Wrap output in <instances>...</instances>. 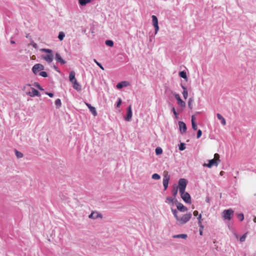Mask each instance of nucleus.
Masks as SVG:
<instances>
[{"label":"nucleus","mask_w":256,"mask_h":256,"mask_svg":"<svg viewBox=\"0 0 256 256\" xmlns=\"http://www.w3.org/2000/svg\"><path fill=\"white\" fill-rule=\"evenodd\" d=\"M40 51L48 53L47 54L42 56V58L44 60L48 63H50L52 62L54 60V54L52 50L48 48H42L40 49Z\"/></svg>","instance_id":"1"},{"label":"nucleus","mask_w":256,"mask_h":256,"mask_svg":"<svg viewBox=\"0 0 256 256\" xmlns=\"http://www.w3.org/2000/svg\"><path fill=\"white\" fill-rule=\"evenodd\" d=\"M192 216L190 212L184 214L182 217H179L177 221L180 224H184L190 220Z\"/></svg>","instance_id":"2"},{"label":"nucleus","mask_w":256,"mask_h":256,"mask_svg":"<svg viewBox=\"0 0 256 256\" xmlns=\"http://www.w3.org/2000/svg\"><path fill=\"white\" fill-rule=\"evenodd\" d=\"M187 182V180L184 178H181L179 180L178 188L179 189L180 192H182L185 191Z\"/></svg>","instance_id":"3"},{"label":"nucleus","mask_w":256,"mask_h":256,"mask_svg":"<svg viewBox=\"0 0 256 256\" xmlns=\"http://www.w3.org/2000/svg\"><path fill=\"white\" fill-rule=\"evenodd\" d=\"M217 157L219 158V155L218 154H214V158H216ZM220 162V160H219V158H218V160L217 159L213 158V159H212V160H210L208 161V164H204V166H206L208 168H210L213 166H217L218 164V162Z\"/></svg>","instance_id":"4"},{"label":"nucleus","mask_w":256,"mask_h":256,"mask_svg":"<svg viewBox=\"0 0 256 256\" xmlns=\"http://www.w3.org/2000/svg\"><path fill=\"white\" fill-rule=\"evenodd\" d=\"M234 210L232 209L224 210L222 213V217L224 220H230L234 214Z\"/></svg>","instance_id":"5"},{"label":"nucleus","mask_w":256,"mask_h":256,"mask_svg":"<svg viewBox=\"0 0 256 256\" xmlns=\"http://www.w3.org/2000/svg\"><path fill=\"white\" fill-rule=\"evenodd\" d=\"M180 196L183 200L188 204L191 203V197L190 194L185 191L182 192H180Z\"/></svg>","instance_id":"6"},{"label":"nucleus","mask_w":256,"mask_h":256,"mask_svg":"<svg viewBox=\"0 0 256 256\" xmlns=\"http://www.w3.org/2000/svg\"><path fill=\"white\" fill-rule=\"evenodd\" d=\"M44 70V66L40 64H34L32 68V72L35 74H37L39 72L42 71Z\"/></svg>","instance_id":"7"},{"label":"nucleus","mask_w":256,"mask_h":256,"mask_svg":"<svg viewBox=\"0 0 256 256\" xmlns=\"http://www.w3.org/2000/svg\"><path fill=\"white\" fill-rule=\"evenodd\" d=\"M174 98L178 101V104L182 108H184L186 106V103L180 98V95L178 94H174Z\"/></svg>","instance_id":"8"},{"label":"nucleus","mask_w":256,"mask_h":256,"mask_svg":"<svg viewBox=\"0 0 256 256\" xmlns=\"http://www.w3.org/2000/svg\"><path fill=\"white\" fill-rule=\"evenodd\" d=\"M132 117V110L131 105L129 106L127 108L126 116L125 118V120L129 122L131 120Z\"/></svg>","instance_id":"9"},{"label":"nucleus","mask_w":256,"mask_h":256,"mask_svg":"<svg viewBox=\"0 0 256 256\" xmlns=\"http://www.w3.org/2000/svg\"><path fill=\"white\" fill-rule=\"evenodd\" d=\"M178 126L180 128V132L182 134H184L186 132V126L184 122H178Z\"/></svg>","instance_id":"10"},{"label":"nucleus","mask_w":256,"mask_h":256,"mask_svg":"<svg viewBox=\"0 0 256 256\" xmlns=\"http://www.w3.org/2000/svg\"><path fill=\"white\" fill-rule=\"evenodd\" d=\"M169 180L170 176L168 175H166L164 176L163 178L162 183L164 190H166L168 187Z\"/></svg>","instance_id":"11"},{"label":"nucleus","mask_w":256,"mask_h":256,"mask_svg":"<svg viewBox=\"0 0 256 256\" xmlns=\"http://www.w3.org/2000/svg\"><path fill=\"white\" fill-rule=\"evenodd\" d=\"M130 85V83L127 81H122L120 82H118L116 86V87L118 89H121L123 88L124 87L128 86Z\"/></svg>","instance_id":"12"},{"label":"nucleus","mask_w":256,"mask_h":256,"mask_svg":"<svg viewBox=\"0 0 256 256\" xmlns=\"http://www.w3.org/2000/svg\"><path fill=\"white\" fill-rule=\"evenodd\" d=\"M55 60L57 62L62 64H64L66 63V62L62 58L58 52L56 54Z\"/></svg>","instance_id":"13"},{"label":"nucleus","mask_w":256,"mask_h":256,"mask_svg":"<svg viewBox=\"0 0 256 256\" xmlns=\"http://www.w3.org/2000/svg\"><path fill=\"white\" fill-rule=\"evenodd\" d=\"M177 209L182 212H186L188 210L186 207L184 206L182 203L178 202L176 204Z\"/></svg>","instance_id":"14"},{"label":"nucleus","mask_w":256,"mask_h":256,"mask_svg":"<svg viewBox=\"0 0 256 256\" xmlns=\"http://www.w3.org/2000/svg\"><path fill=\"white\" fill-rule=\"evenodd\" d=\"M86 106L88 107V108H89V110L90 111V112H92V114L94 116H96L97 115V112H96V108L92 106L91 104L88 103H86Z\"/></svg>","instance_id":"15"},{"label":"nucleus","mask_w":256,"mask_h":256,"mask_svg":"<svg viewBox=\"0 0 256 256\" xmlns=\"http://www.w3.org/2000/svg\"><path fill=\"white\" fill-rule=\"evenodd\" d=\"M88 217L90 218H92V219H94H94H96V218H102V215L100 214H99V213H98L97 212H92L90 214V215L88 216Z\"/></svg>","instance_id":"16"},{"label":"nucleus","mask_w":256,"mask_h":256,"mask_svg":"<svg viewBox=\"0 0 256 256\" xmlns=\"http://www.w3.org/2000/svg\"><path fill=\"white\" fill-rule=\"evenodd\" d=\"M28 95L30 96H39L40 92H39L34 88H32V92H28L27 93Z\"/></svg>","instance_id":"17"},{"label":"nucleus","mask_w":256,"mask_h":256,"mask_svg":"<svg viewBox=\"0 0 256 256\" xmlns=\"http://www.w3.org/2000/svg\"><path fill=\"white\" fill-rule=\"evenodd\" d=\"M75 75H76V74H75V72L74 71H71L70 72V74H69V80L72 83L73 82H74V80H76V78H75Z\"/></svg>","instance_id":"18"},{"label":"nucleus","mask_w":256,"mask_h":256,"mask_svg":"<svg viewBox=\"0 0 256 256\" xmlns=\"http://www.w3.org/2000/svg\"><path fill=\"white\" fill-rule=\"evenodd\" d=\"M175 198L170 196L166 198L165 202L169 204L174 205V204Z\"/></svg>","instance_id":"19"},{"label":"nucleus","mask_w":256,"mask_h":256,"mask_svg":"<svg viewBox=\"0 0 256 256\" xmlns=\"http://www.w3.org/2000/svg\"><path fill=\"white\" fill-rule=\"evenodd\" d=\"M72 84H73V88L74 89H75L77 91H80L81 90V86L78 82L77 80H74V82H73Z\"/></svg>","instance_id":"20"},{"label":"nucleus","mask_w":256,"mask_h":256,"mask_svg":"<svg viewBox=\"0 0 256 256\" xmlns=\"http://www.w3.org/2000/svg\"><path fill=\"white\" fill-rule=\"evenodd\" d=\"M216 116L220 120V122H221V124L223 125V126H224L226 125V121L225 120V119L224 118V117L220 114H216Z\"/></svg>","instance_id":"21"},{"label":"nucleus","mask_w":256,"mask_h":256,"mask_svg":"<svg viewBox=\"0 0 256 256\" xmlns=\"http://www.w3.org/2000/svg\"><path fill=\"white\" fill-rule=\"evenodd\" d=\"M181 86L183 90L182 95H183L184 98L186 100L188 96V92L187 89L182 84L181 85Z\"/></svg>","instance_id":"22"},{"label":"nucleus","mask_w":256,"mask_h":256,"mask_svg":"<svg viewBox=\"0 0 256 256\" xmlns=\"http://www.w3.org/2000/svg\"><path fill=\"white\" fill-rule=\"evenodd\" d=\"M178 192V188L177 186H173L172 190V194L173 196V198H176Z\"/></svg>","instance_id":"23"},{"label":"nucleus","mask_w":256,"mask_h":256,"mask_svg":"<svg viewBox=\"0 0 256 256\" xmlns=\"http://www.w3.org/2000/svg\"><path fill=\"white\" fill-rule=\"evenodd\" d=\"M174 238H181L183 239H186L188 238V236L186 234H178L176 235H174L172 236Z\"/></svg>","instance_id":"24"},{"label":"nucleus","mask_w":256,"mask_h":256,"mask_svg":"<svg viewBox=\"0 0 256 256\" xmlns=\"http://www.w3.org/2000/svg\"><path fill=\"white\" fill-rule=\"evenodd\" d=\"M91 1L92 0H78V2L80 6H84Z\"/></svg>","instance_id":"25"},{"label":"nucleus","mask_w":256,"mask_h":256,"mask_svg":"<svg viewBox=\"0 0 256 256\" xmlns=\"http://www.w3.org/2000/svg\"><path fill=\"white\" fill-rule=\"evenodd\" d=\"M152 24L154 26L156 25H158V20L157 17L156 16L152 15Z\"/></svg>","instance_id":"26"},{"label":"nucleus","mask_w":256,"mask_h":256,"mask_svg":"<svg viewBox=\"0 0 256 256\" xmlns=\"http://www.w3.org/2000/svg\"><path fill=\"white\" fill-rule=\"evenodd\" d=\"M14 152H15V154L18 158H22L23 157L24 155L21 152L18 151L16 150H15Z\"/></svg>","instance_id":"27"},{"label":"nucleus","mask_w":256,"mask_h":256,"mask_svg":"<svg viewBox=\"0 0 256 256\" xmlns=\"http://www.w3.org/2000/svg\"><path fill=\"white\" fill-rule=\"evenodd\" d=\"M179 76L183 78H184V79L187 78L186 73L184 71L180 72L179 73Z\"/></svg>","instance_id":"28"},{"label":"nucleus","mask_w":256,"mask_h":256,"mask_svg":"<svg viewBox=\"0 0 256 256\" xmlns=\"http://www.w3.org/2000/svg\"><path fill=\"white\" fill-rule=\"evenodd\" d=\"M55 105L57 108H59L61 106L62 102L60 98H58L55 101Z\"/></svg>","instance_id":"29"},{"label":"nucleus","mask_w":256,"mask_h":256,"mask_svg":"<svg viewBox=\"0 0 256 256\" xmlns=\"http://www.w3.org/2000/svg\"><path fill=\"white\" fill-rule=\"evenodd\" d=\"M172 214H174V218H176V219L177 220L179 218V216H178V211H177V210H176V209L172 208Z\"/></svg>","instance_id":"30"},{"label":"nucleus","mask_w":256,"mask_h":256,"mask_svg":"<svg viewBox=\"0 0 256 256\" xmlns=\"http://www.w3.org/2000/svg\"><path fill=\"white\" fill-rule=\"evenodd\" d=\"M64 36H65V34H64V32H60L58 34V38L60 40H63Z\"/></svg>","instance_id":"31"},{"label":"nucleus","mask_w":256,"mask_h":256,"mask_svg":"<svg viewBox=\"0 0 256 256\" xmlns=\"http://www.w3.org/2000/svg\"><path fill=\"white\" fill-rule=\"evenodd\" d=\"M106 44L109 46L112 47L114 46V42L112 40H106Z\"/></svg>","instance_id":"32"},{"label":"nucleus","mask_w":256,"mask_h":256,"mask_svg":"<svg viewBox=\"0 0 256 256\" xmlns=\"http://www.w3.org/2000/svg\"><path fill=\"white\" fill-rule=\"evenodd\" d=\"M162 150L160 148L158 147L156 148V154L157 155L160 154H162Z\"/></svg>","instance_id":"33"},{"label":"nucleus","mask_w":256,"mask_h":256,"mask_svg":"<svg viewBox=\"0 0 256 256\" xmlns=\"http://www.w3.org/2000/svg\"><path fill=\"white\" fill-rule=\"evenodd\" d=\"M172 112L174 114V118H176L178 119V114L176 112L175 108L174 107H173V106L172 108Z\"/></svg>","instance_id":"34"},{"label":"nucleus","mask_w":256,"mask_h":256,"mask_svg":"<svg viewBox=\"0 0 256 256\" xmlns=\"http://www.w3.org/2000/svg\"><path fill=\"white\" fill-rule=\"evenodd\" d=\"M38 74L44 78H46L48 76V74L46 72L44 71L40 72Z\"/></svg>","instance_id":"35"},{"label":"nucleus","mask_w":256,"mask_h":256,"mask_svg":"<svg viewBox=\"0 0 256 256\" xmlns=\"http://www.w3.org/2000/svg\"><path fill=\"white\" fill-rule=\"evenodd\" d=\"M160 178V176L158 174H154L152 175V178L154 180H159Z\"/></svg>","instance_id":"36"},{"label":"nucleus","mask_w":256,"mask_h":256,"mask_svg":"<svg viewBox=\"0 0 256 256\" xmlns=\"http://www.w3.org/2000/svg\"><path fill=\"white\" fill-rule=\"evenodd\" d=\"M237 218L239 219L240 221H242L244 219V214L242 213L238 214L237 215Z\"/></svg>","instance_id":"37"},{"label":"nucleus","mask_w":256,"mask_h":256,"mask_svg":"<svg viewBox=\"0 0 256 256\" xmlns=\"http://www.w3.org/2000/svg\"><path fill=\"white\" fill-rule=\"evenodd\" d=\"M94 61L102 70H104V68L100 63L98 62L96 59H94Z\"/></svg>","instance_id":"38"},{"label":"nucleus","mask_w":256,"mask_h":256,"mask_svg":"<svg viewBox=\"0 0 256 256\" xmlns=\"http://www.w3.org/2000/svg\"><path fill=\"white\" fill-rule=\"evenodd\" d=\"M193 102V100L192 98H189L188 102V106L190 109H192V102Z\"/></svg>","instance_id":"39"},{"label":"nucleus","mask_w":256,"mask_h":256,"mask_svg":"<svg viewBox=\"0 0 256 256\" xmlns=\"http://www.w3.org/2000/svg\"><path fill=\"white\" fill-rule=\"evenodd\" d=\"M186 148L185 144L184 143H181L179 146V150L182 151L184 150Z\"/></svg>","instance_id":"40"},{"label":"nucleus","mask_w":256,"mask_h":256,"mask_svg":"<svg viewBox=\"0 0 256 256\" xmlns=\"http://www.w3.org/2000/svg\"><path fill=\"white\" fill-rule=\"evenodd\" d=\"M246 234H244L240 238V240L241 242H243L245 240H246Z\"/></svg>","instance_id":"41"},{"label":"nucleus","mask_w":256,"mask_h":256,"mask_svg":"<svg viewBox=\"0 0 256 256\" xmlns=\"http://www.w3.org/2000/svg\"><path fill=\"white\" fill-rule=\"evenodd\" d=\"M202 130H198V132H197L196 138H199L202 136Z\"/></svg>","instance_id":"42"},{"label":"nucleus","mask_w":256,"mask_h":256,"mask_svg":"<svg viewBox=\"0 0 256 256\" xmlns=\"http://www.w3.org/2000/svg\"><path fill=\"white\" fill-rule=\"evenodd\" d=\"M34 86L40 90H43L40 84L38 82L34 83Z\"/></svg>","instance_id":"43"},{"label":"nucleus","mask_w":256,"mask_h":256,"mask_svg":"<svg viewBox=\"0 0 256 256\" xmlns=\"http://www.w3.org/2000/svg\"><path fill=\"white\" fill-rule=\"evenodd\" d=\"M154 26V31H155L154 32V34H156L158 33V31L159 30L158 24V25H156V26Z\"/></svg>","instance_id":"44"},{"label":"nucleus","mask_w":256,"mask_h":256,"mask_svg":"<svg viewBox=\"0 0 256 256\" xmlns=\"http://www.w3.org/2000/svg\"><path fill=\"white\" fill-rule=\"evenodd\" d=\"M192 128L194 129V130H197V126H196V122H192Z\"/></svg>","instance_id":"45"},{"label":"nucleus","mask_w":256,"mask_h":256,"mask_svg":"<svg viewBox=\"0 0 256 256\" xmlns=\"http://www.w3.org/2000/svg\"><path fill=\"white\" fill-rule=\"evenodd\" d=\"M122 104V100L120 98H118V101L116 103V106L119 107Z\"/></svg>","instance_id":"46"},{"label":"nucleus","mask_w":256,"mask_h":256,"mask_svg":"<svg viewBox=\"0 0 256 256\" xmlns=\"http://www.w3.org/2000/svg\"><path fill=\"white\" fill-rule=\"evenodd\" d=\"M198 226L200 228V230H202L204 228V226L202 224L201 222H198Z\"/></svg>","instance_id":"47"},{"label":"nucleus","mask_w":256,"mask_h":256,"mask_svg":"<svg viewBox=\"0 0 256 256\" xmlns=\"http://www.w3.org/2000/svg\"><path fill=\"white\" fill-rule=\"evenodd\" d=\"M46 94L48 96L52 98L54 96V94L52 92H46Z\"/></svg>","instance_id":"48"},{"label":"nucleus","mask_w":256,"mask_h":256,"mask_svg":"<svg viewBox=\"0 0 256 256\" xmlns=\"http://www.w3.org/2000/svg\"><path fill=\"white\" fill-rule=\"evenodd\" d=\"M194 216H198V212L197 210H194L193 212Z\"/></svg>","instance_id":"49"},{"label":"nucleus","mask_w":256,"mask_h":256,"mask_svg":"<svg viewBox=\"0 0 256 256\" xmlns=\"http://www.w3.org/2000/svg\"><path fill=\"white\" fill-rule=\"evenodd\" d=\"M202 214H200L198 216V222H201Z\"/></svg>","instance_id":"50"},{"label":"nucleus","mask_w":256,"mask_h":256,"mask_svg":"<svg viewBox=\"0 0 256 256\" xmlns=\"http://www.w3.org/2000/svg\"><path fill=\"white\" fill-rule=\"evenodd\" d=\"M194 120H195V117L194 116H192V122H195Z\"/></svg>","instance_id":"51"},{"label":"nucleus","mask_w":256,"mask_h":256,"mask_svg":"<svg viewBox=\"0 0 256 256\" xmlns=\"http://www.w3.org/2000/svg\"><path fill=\"white\" fill-rule=\"evenodd\" d=\"M32 46H33V47L36 48V44H35L34 42H33Z\"/></svg>","instance_id":"52"},{"label":"nucleus","mask_w":256,"mask_h":256,"mask_svg":"<svg viewBox=\"0 0 256 256\" xmlns=\"http://www.w3.org/2000/svg\"><path fill=\"white\" fill-rule=\"evenodd\" d=\"M200 235H202V230H200Z\"/></svg>","instance_id":"53"},{"label":"nucleus","mask_w":256,"mask_h":256,"mask_svg":"<svg viewBox=\"0 0 256 256\" xmlns=\"http://www.w3.org/2000/svg\"><path fill=\"white\" fill-rule=\"evenodd\" d=\"M10 43L12 44H15V42L14 40H10Z\"/></svg>","instance_id":"54"},{"label":"nucleus","mask_w":256,"mask_h":256,"mask_svg":"<svg viewBox=\"0 0 256 256\" xmlns=\"http://www.w3.org/2000/svg\"><path fill=\"white\" fill-rule=\"evenodd\" d=\"M178 202L177 200H176V199L175 198L174 204H178Z\"/></svg>","instance_id":"55"},{"label":"nucleus","mask_w":256,"mask_h":256,"mask_svg":"<svg viewBox=\"0 0 256 256\" xmlns=\"http://www.w3.org/2000/svg\"><path fill=\"white\" fill-rule=\"evenodd\" d=\"M254 222H256V218H254Z\"/></svg>","instance_id":"56"},{"label":"nucleus","mask_w":256,"mask_h":256,"mask_svg":"<svg viewBox=\"0 0 256 256\" xmlns=\"http://www.w3.org/2000/svg\"><path fill=\"white\" fill-rule=\"evenodd\" d=\"M26 86H30V84H28Z\"/></svg>","instance_id":"57"},{"label":"nucleus","mask_w":256,"mask_h":256,"mask_svg":"<svg viewBox=\"0 0 256 256\" xmlns=\"http://www.w3.org/2000/svg\"><path fill=\"white\" fill-rule=\"evenodd\" d=\"M55 69H57V68L56 66H54Z\"/></svg>","instance_id":"58"}]
</instances>
